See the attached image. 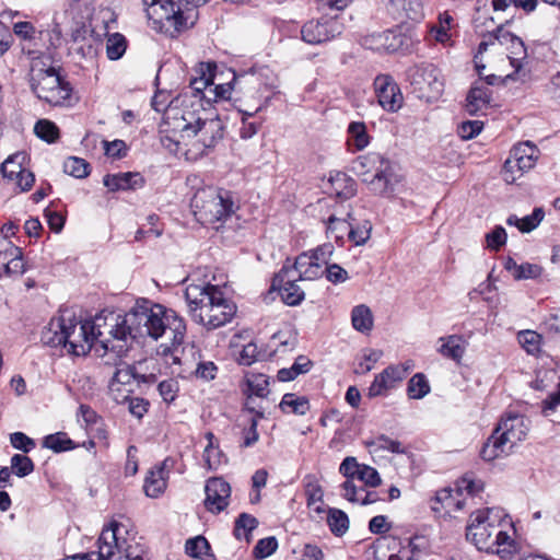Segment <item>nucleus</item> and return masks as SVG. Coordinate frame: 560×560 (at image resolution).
<instances>
[{
  "label": "nucleus",
  "instance_id": "f257e3e1",
  "mask_svg": "<svg viewBox=\"0 0 560 560\" xmlns=\"http://www.w3.org/2000/svg\"><path fill=\"white\" fill-rule=\"evenodd\" d=\"M215 63L200 62L186 91L174 97L165 110L162 125L166 139L192 154H203L224 136V122L212 102L229 98L230 84L213 85Z\"/></svg>",
  "mask_w": 560,
  "mask_h": 560
},
{
  "label": "nucleus",
  "instance_id": "f03ea898",
  "mask_svg": "<svg viewBox=\"0 0 560 560\" xmlns=\"http://www.w3.org/2000/svg\"><path fill=\"white\" fill-rule=\"evenodd\" d=\"M109 319L117 324L113 329V353L117 358L127 353L132 339L164 337L175 346L183 343L186 335V324L175 311L148 300L137 301L124 316L109 313Z\"/></svg>",
  "mask_w": 560,
  "mask_h": 560
},
{
  "label": "nucleus",
  "instance_id": "7ed1b4c3",
  "mask_svg": "<svg viewBox=\"0 0 560 560\" xmlns=\"http://www.w3.org/2000/svg\"><path fill=\"white\" fill-rule=\"evenodd\" d=\"M117 324L110 322L109 314L95 316L92 320H82L72 310H60L42 334L44 343L63 347L72 355H85L92 348L100 355L113 353V329Z\"/></svg>",
  "mask_w": 560,
  "mask_h": 560
},
{
  "label": "nucleus",
  "instance_id": "20e7f679",
  "mask_svg": "<svg viewBox=\"0 0 560 560\" xmlns=\"http://www.w3.org/2000/svg\"><path fill=\"white\" fill-rule=\"evenodd\" d=\"M185 299L191 318L209 330L226 325L236 314V305L224 295L219 284L188 283Z\"/></svg>",
  "mask_w": 560,
  "mask_h": 560
},
{
  "label": "nucleus",
  "instance_id": "39448f33",
  "mask_svg": "<svg viewBox=\"0 0 560 560\" xmlns=\"http://www.w3.org/2000/svg\"><path fill=\"white\" fill-rule=\"evenodd\" d=\"M151 28L176 38L191 28L198 20L196 5L183 0H142Z\"/></svg>",
  "mask_w": 560,
  "mask_h": 560
},
{
  "label": "nucleus",
  "instance_id": "423d86ee",
  "mask_svg": "<svg viewBox=\"0 0 560 560\" xmlns=\"http://www.w3.org/2000/svg\"><path fill=\"white\" fill-rule=\"evenodd\" d=\"M32 92L52 106L70 104L72 89L65 81L48 58L37 57L32 60L30 70Z\"/></svg>",
  "mask_w": 560,
  "mask_h": 560
},
{
  "label": "nucleus",
  "instance_id": "0eeeda50",
  "mask_svg": "<svg viewBox=\"0 0 560 560\" xmlns=\"http://www.w3.org/2000/svg\"><path fill=\"white\" fill-rule=\"evenodd\" d=\"M529 423V420L523 415L506 413L502 416L480 450L481 458L491 462L509 455L513 447L527 436Z\"/></svg>",
  "mask_w": 560,
  "mask_h": 560
},
{
  "label": "nucleus",
  "instance_id": "6e6552de",
  "mask_svg": "<svg viewBox=\"0 0 560 560\" xmlns=\"http://www.w3.org/2000/svg\"><path fill=\"white\" fill-rule=\"evenodd\" d=\"M190 205L200 222L211 224L215 229H219L238 209L230 190L214 186L198 189Z\"/></svg>",
  "mask_w": 560,
  "mask_h": 560
},
{
  "label": "nucleus",
  "instance_id": "1a4fd4ad",
  "mask_svg": "<svg viewBox=\"0 0 560 560\" xmlns=\"http://www.w3.org/2000/svg\"><path fill=\"white\" fill-rule=\"evenodd\" d=\"M334 253L329 243L319 245L313 250L300 254L293 265H288V271L300 280H315L324 273V266L328 264Z\"/></svg>",
  "mask_w": 560,
  "mask_h": 560
},
{
  "label": "nucleus",
  "instance_id": "9d476101",
  "mask_svg": "<svg viewBox=\"0 0 560 560\" xmlns=\"http://www.w3.org/2000/svg\"><path fill=\"white\" fill-rule=\"evenodd\" d=\"M491 513L492 509L478 510L471 513L466 528V538L480 551L488 552L494 546L492 539L497 525L490 520Z\"/></svg>",
  "mask_w": 560,
  "mask_h": 560
},
{
  "label": "nucleus",
  "instance_id": "9b49d317",
  "mask_svg": "<svg viewBox=\"0 0 560 560\" xmlns=\"http://www.w3.org/2000/svg\"><path fill=\"white\" fill-rule=\"evenodd\" d=\"M121 532H125V526L113 521L100 535L97 552L73 556L65 560H114L115 550L121 551L126 548L125 541L118 536Z\"/></svg>",
  "mask_w": 560,
  "mask_h": 560
},
{
  "label": "nucleus",
  "instance_id": "f8f14e48",
  "mask_svg": "<svg viewBox=\"0 0 560 560\" xmlns=\"http://www.w3.org/2000/svg\"><path fill=\"white\" fill-rule=\"evenodd\" d=\"M362 46L380 54H394L408 50L411 46V38L401 30H388L365 36L362 39Z\"/></svg>",
  "mask_w": 560,
  "mask_h": 560
},
{
  "label": "nucleus",
  "instance_id": "ddd939ff",
  "mask_svg": "<svg viewBox=\"0 0 560 560\" xmlns=\"http://www.w3.org/2000/svg\"><path fill=\"white\" fill-rule=\"evenodd\" d=\"M540 158V150L532 141L514 144L503 167L506 173H528L534 170Z\"/></svg>",
  "mask_w": 560,
  "mask_h": 560
},
{
  "label": "nucleus",
  "instance_id": "4468645a",
  "mask_svg": "<svg viewBox=\"0 0 560 560\" xmlns=\"http://www.w3.org/2000/svg\"><path fill=\"white\" fill-rule=\"evenodd\" d=\"M342 32L341 23L334 18L311 20L301 30L302 39L311 45H319L335 38Z\"/></svg>",
  "mask_w": 560,
  "mask_h": 560
},
{
  "label": "nucleus",
  "instance_id": "2eb2a0df",
  "mask_svg": "<svg viewBox=\"0 0 560 560\" xmlns=\"http://www.w3.org/2000/svg\"><path fill=\"white\" fill-rule=\"evenodd\" d=\"M374 91L380 106L389 113L398 112L404 97L398 84L389 74H378L374 80Z\"/></svg>",
  "mask_w": 560,
  "mask_h": 560
},
{
  "label": "nucleus",
  "instance_id": "dca6fc26",
  "mask_svg": "<svg viewBox=\"0 0 560 560\" xmlns=\"http://www.w3.org/2000/svg\"><path fill=\"white\" fill-rule=\"evenodd\" d=\"M339 472L346 478L345 481L359 480L364 486L376 488L382 483V478L378 471L369 465L360 464L355 457H346L339 466Z\"/></svg>",
  "mask_w": 560,
  "mask_h": 560
},
{
  "label": "nucleus",
  "instance_id": "f3484780",
  "mask_svg": "<svg viewBox=\"0 0 560 560\" xmlns=\"http://www.w3.org/2000/svg\"><path fill=\"white\" fill-rule=\"evenodd\" d=\"M25 261L21 247L0 235V278L21 276L25 272Z\"/></svg>",
  "mask_w": 560,
  "mask_h": 560
},
{
  "label": "nucleus",
  "instance_id": "a211bd4d",
  "mask_svg": "<svg viewBox=\"0 0 560 560\" xmlns=\"http://www.w3.org/2000/svg\"><path fill=\"white\" fill-rule=\"evenodd\" d=\"M295 275L288 271V264L283 265L272 281V289H277L282 301L290 306L299 305L305 298L304 291L296 284Z\"/></svg>",
  "mask_w": 560,
  "mask_h": 560
},
{
  "label": "nucleus",
  "instance_id": "6ab92c4d",
  "mask_svg": "<svg viewBox=\"0 0 560 560\" xmlns=\"http://www.w3.org/2000/svg\"><path fill=\"white\" fill-rule=\"evenodd\" d=\"M205 506L211 513H220L229 505L231 486L220 477L210 478L205 487Z\"/></svg>",
  "mask_w": 560,
  "mask_h": 560
},
{
  "label": "nucleus",
  "instance_id": "aec40b11",
  "mask_svg": "<svg viewBox=\"0 0 560 560\" xmlns=\"http://www.w3.org/2000/svg\"><path fill=\"white\" fill-rule=\"evenodd\" d=\"M466 497L455 488H444L436 491L431 503V510L436 516L450 515L466 506Z\"/></svg>",
  "mask_w": 560,
  "mask_h": 560
},
{
  "label": "nucleus",
  "instance_id": "412c9836",
  "mask_svg": "<svg viewBox=\"0 0 560 560\" xmlns=\"http://www.w3.org/2000/svg\"><path fill=\"white\" fill-rule=\"evenodd\" d=\"M406 377V370L400 366L389 365L376 374L369 387L368 395L371 398L384 396L394 389Z\"/></svg>",
  "mask_w": 560,
  "mask_h": 560
},
{
  "label": "nucleus",
  "instance_id": "4be33fe9",
  "mask_svg": "<svg viewBox=\"0 0 560 560\" xmlns=\"http://www.w3.org/2000/svg\"><path fill=\"white\" fill-rule=\"evenodd\" d=\"M265 418L262 410H258L253 406H249V400L245 402V406L240 416V425L242 427V446L250 447L259 440V433L257 431L258 422Z\"/></svg>",
  "mask_w": 560,
  "mask_h": 560
},
{
  "label": "nucleus",
  "instance_id": "5701e85b",
  "mask_svg": "<svg viewBox=\"0 0 560 560\" xmlns=\"http://www.w3.org/2000/svg\"><path fill=\"white\" fill-rule=\"evenodd\" d=\"M495 39L509 51L508 58L511 66L515 69V72L520 71L523 67V60L527 57V51L523 40L502 27L498 28Z\"/></svg>",
  "mask_w": 560,
  "mask_h": 560
},
{
  "label": "nucleus",
  "instance_id": "b1692460",
  "mask_svg": "<svg viewBox=\"0 0 560 560\" xmlns=\"http://www.w3.org/2000/svg\"><path fill=\"white\" fill-rule=\"evenodd\" d=\"M445 80L440 69L430 65L422 73V98L427 103H435L444 93Z\"/></svg>",
  "mask_w": 560,
  "mask_h": 560
},
{
  "label": "nucleus",
  "instance_id": "393cba45",
  "mask_svg": "<svg viewBox=\"0 0 560 560\" xmlns=\"http://www.w3.org/2000/svg\"><path fill=\"white\" fill-rule=\"evenodd\" d=\"M167 462L168 459H165L148 471L143 483V490L147 497L159 498L164 493L170 476Z\"/></svg>",
  "mask_w": 560,
  "mask_h": 560
},
{
  "label": "nucleus",
  "instance_id": "a878e982",
  "mask_svg": "<svg viewBox=\"0 0 560 560\" xmlns=\"http://www.w3.org/2000/svg\"><path fill=\"white\" fill-rule=\"evenodd\" d=\"M491 90L486 83L474 84L466 98V110L469 115L485 113L490 106Z\"/></svg>",
  "mask_w": 560,
  "mask_h": 560
},
{
  "label": "nucleus",
  "instance_id": "bb28decb",
  "mask_svg": "<svg viewBox=\"0 0 560 560\" xmlns=\"http://www.w3.org/2000/svg\"><path fill=\"white\" fill-rule=\"evenodd\" d=\"M323 188L337 199L347 200L357 192L355 182L352 177H327Z\"/></svg>",
  "mask_w": 560,
  "mask_h": 560
},
{
  "label": "nucleus",
  "instance_id": "cd10ccee",
  "mask_svg": "<svg viewBox=\"0 0 560 560\" xmlns=\"http://www.w3.org/2000/svg\"><path fill=\"white\" fill-rule=\"evenodd\" d=\"M357 163L364 175H387L390 171V162L378 152H369L359 156Z\"/></svg>",
  "mask_w": 560,
  "mask_h": 560
},
{
  "label": "nucleus",
  "instance_id": "c85d7f7f",
  "mask_svg": "<svg viewBox=\"0 0 560 560\" xmlns=\"http://www.w3.org/2000/svg\"><path fill=\"white\" fill-rule=\"evenodd\" d=\"M341 495L346 500L352 503H358L360 505H369L383 500L377 494V492L366 491L363 487H357V485H352L351 481H343L341 485Z\"/></svg>",
  "mask_w": 560,
  "mask_h": 560
},
{
  "label": "nucleus",
  "instance_id": "c756f323",
  "mask_svg": "<svg viewBox=\"0 0 560 560\" xmlns=\"http://www.w3.org/2000/svg\"><path fill=\"white\" fill-rule=\"evenodd\" d=\"M28 156L24 151L9 155L0 165L1 175H34L27 170Z\"/></svg>",
  "mask_w": 560,
  "mask_h": 560
},
{
  "label": "nucleus",
  "instance_id": "7c9ffc66",
  "mask_svg": "<svg viewBox=\"0 0 560 560\" xmlns=\"http://www.w3.org/2000/svg\"><path fill=\"white\" fill-rule=\"evenodd\" d=\"M440 341L442 342L439 349L440 353L443 357L459 363L466 351V341L463 339V337L458 335H452L441 338Z\"/></svg>",
  "mask_w": 560,
  "mask_h": 560
},
{
  "label": "nucleus",
  "instance_id": "2f4dec72",
  "mask_svg": "<svg viewBox=\"0 0 560 560\" xmlns=\"http://www.w3.org/2000/svg\"><path fill=\"white\" fill-rule=\"evenodd\" d=\"M453 18L447 13H441L439 15L438 24H433L429 27V34L425 37L428 42H436L446 45L451 40L450 30L452 26Z\"/></svg>",
  "mask_w": 560,
  "mask_h": 560
},
{
  "label": "nucleus",
  "instance_id": "473e14b6",
  "mask_svg": "<svg viewBox=\"0 0 560 560\" xmlns=\"http://www.w3.org/2000/svg\"><path fill=\"white\" fill-rule=\"evenodd\" d=\"M348 145L355 151H361L370 144V136L363 121H352L348 129Z\"/></svg>",
  "mask_w": 560,
  "mask_h": 560
},
{
  "label": "nucleus",
  "instance_id": "72a5a7b5",
  "mask_svg": "<svg viewBox=\"0 0 560 560\" xmlns=\"http://www.w3.org/2000/svg\"><path fill=\"white\" fill-rule=\"evenodd\" d=\"M279 407L285 413L304 416L308 412L311 406L308 399L305 396H300L294 393H287L283 395Z\"/></svg>",
  "mask_w": 560,
  "mask_h": 560
},
{
  "label": "nucleus",
  "instance_id": "f704fd0d",
  "mask_svg": "<svg viewBox=\"0 0 560 560\" xmlns=\"http://www.w3.org/2000/svg\"><path fill=\"white\" fill-rule=\"evenodd\" d=\"M186 553L197 560H215L208 540L202 536L188 539L185 545Z\"/></svg>",
  "mask_w": 560,
  "mask_h": 560
},
{
  "label": "nucleus",
  "instance_id": "c9c22d12",
  "mask_svg": "<svg viewBox=\"0 0 560 560\" xmlns=\"http://www.w3.org/2000/svg\"><path fill=\"white\" fill-rule=\"evenodd\" d=\"M351 322L355 330L369 332L373 328V315L371 310L364 305H357L351 312Z\"/></svg>",
  "mask_w": 560,
  "mask_h": 560
},
{
  "label": "nucleus",
  "instance_id": "e433bc0d",
  "mask_svg": "<svg viewBox=\"0 0 560 560\" xmlns=\"http://www.w3.org/2000/svg\"><path fill=\"white\" fill-rule=\"evenodd\" d=\"M246 384L249 396L255 395L264 398L269 394V378L262 373H248ZM248 400L250 401V397H248Z\"/></svg>",
  "mask_w": 560,
  "mask_h": 560
},
{
  "label": "nucleus",
  "instance_id": "4c0bfd02",
  "mask_svg": "<svg viewBox=\"0 0 560 560\" xmlns=\"http://www.w3.org/2000/svg\"><path fill=\"white\" fill-rule=\"evenodd\" d=\"M258 521L250 514L242 513L235 521L234 536L237 539H245L247 542L252 539V532L257 528Z\"/></svg>",
  "mask_w": 560,
  "mask_h": 560
},
{
  "label": "nucleus",
  "instance_id": "58836bf2",
  "mask_svg": "<svg viewBox=\"0 0 560 560\" xmlns=\"http://www.w3.org/2000/svg\"><path fill=\"white\" fill-rule=\"evenodd\" d=\"M43 446L54 451L55 453H61L75 448L74 442L65 432H57L45 436Z\"/></svg>",
  "mask_w": 560,
  "mask_h": 560
},
{
  "label": "nucleus",
  "instance_id": "ea45409f",
  "mask_svg": "<svg viewBox=\"0 0 560 560\" xmlns=\"http://www.w3.org/2000/svg\"><path fill=\"white\" fill-rule=\"evenodd\" d=\"M206 439L208 440V444L205 447L202 459L205 466L209 470H217L219 466L222 464L223 455L218 446H214L213 440L214 435L211 432L206 434Z\"/></svg>",
  "mask_w": 560,
  "mask_h": 560
},
{
  "label": "nucleus",
  "instance_id": "a19ab883",
  "mask_svg": "<svg viewBox=\"0 0 560 560\" xmlns=\"http://www.w3.org/2000/svg\"><path fill=\"white\" fill-rule=\"evenodd\" d=\"M350 225L351 223L347 220L330 215L326 223V230L331 238L337 243L343 244L345 237L349 235Z\"/></svg>",
  "mask_w": 560,
  "mask_h": 560
},
{
  "label": "nucleus",
  "instance_id": "79ce46f5",
  "mask_svg": "<svg viewBox=\"0 0 560 560\" xmlns=\"http://www.w3.org/2000/svg\"><path fill=\"white\" fill-rule=\"evenodd\" d=\"M327 523L331 533L336 536H342L349 528L348 515L338 509H329Z\"/></svg>",
  "mask_w": 560,
  "mask_h": 560
},
{
  "label": "nucleus",
  "instance_id": "37998d69",
  "mask_svg": "<svg viewBox=\"0 0 560 560\" xmlns=\"http://www.w3.org/2000/svg\"><path fill=\"white\" fill-rule=\"evenodd\" d=\"M103 177V184L109 191L136 189L143 185V177Z\"/></svg>",
  "mask_w": 560,
  "mask_h": 560
},
{
  "label": "nucleus",
  "instance_id": "c03bdc74",
  "mask_svg": "<svg viewBox=\"0 0 560 560\" xmlns=\"http://www.w3.org/2000/svg\"><path fill=\"white\" fill-rule=\"evenodd\" d=\"M127 48V40L120 33L109 34L106 38V55L110 60L120 59Z\"/></svg>",
  "mask_w": 560,
  "mask_h": 560
},
{
  "label": "nucleus",
  "instance_id": "a18cd8bd",
  "mask_svg": "<svg viewBox=\"0 0 560 560\" xmlns=\"http://www.w3.org/2000/svg\"><path fill=\"white\" fill-rule=\"evenodd\" d=\"M483 482L480 479H474L469 476H464L456 482L457 491H460L464 497H466V501L470 498H475L480 492L483 491Z\"/></svg>",
  "mask_w": 560,
  "mask_h": 560
},
{
  "label": "nucleus",
  "instance_id": "49530a36",
  "mask_svg": "<svg viewBox=\"0 0 560 560\" xmlns=\"http://www.w3.org/2000/svg\"><path fill=\"white\" fill-rule=\"evenodd\" d=\"M34 132L39 139L48 143H52L59 138V128L48 119H39L34 126Z\"/></svg>",
  "mask_w": 560,
  "mask_h": 560
},
{
  "label": "nucleus",
  "instance_id": "de8ad7c7",
  "mask_svg": "<svg viewBox=\"0 0 560 560\" xmlns=\"http://www.w3.org/2000/svg\"><path fill=\"white\" fill-rule=\"evenodd\" d=\"M492 542L494 544L493 549L489 550L488 553H497L502 558L505 557V555L512 553L513 539L506 532L497 528L493 534Z\"/></svg>",
  "mask_w": 560,
  "mask_h": 560
},
{
  "label": "nucleus",
  "instance_id": "09e8293b",
  "mask_svg": "<svg viewBox=\"0 0 560 560\" xmlns=\"http://www.w3.org/2000/svg\"><path fill=\"white\" fill-rule=\"evenodd\" d=\"M371 452L388 451L390 453H404L400 442L386 435H380L368 443Z\"/></svg>",
  "mask_w": 560,
  "mask_h": 560
},
{
  "label": "nucleus",
  "instance_id": "8fccbe9b",
  "mask_svg": "<svg viewBox=\"0 0 560 560\" xmlns=\"http://www.w3.org/2000/svg\"><path fill=\"white\" fill-rule=\"evenodd\" d=\"M541 339V335L533 330L518 334V342L528 354H537L540 351Z\"/></svg>",
  "mask_w": 560,
  "mask_h": 560
},
{
  "label": "nucleus",
  "instance_id": "3c124183",
  "mask_svg": "<svg viewBox=\"0 0 560 560\" xmlns=\"http://www.w3.org/2000/svg\"><path fill=\"white\" fill-rule=\"evenodd\" d=\"M278 549V540L276 537L270 536L259 539L253 549V556L257 560L270 557Z\"/></svg>",
  "mask_w": 560,
  "mask_h": 560
},
{
  "label": "nucleus",
  "instance_id": "603ef678",
  "mask_svg": "<svg viewBox=\"0 0 560 560\" xmlns=\"http://www.w3.org/2000/svg\"><path fill=\"white\" fill-rule=\"evenodd\" d=\"M417 539V535L406 538L408 545L402 546L397 553L390 555L388 560H419L420 550L416 544Z\"/></svg>",
  "mask_w": 560,
  "mask_h": 560
},
{
  "label": "nucleus",
  "instance_id": "864d4df0",
  "mask_svg": "<svg viewBox=\"0 0 560 560\" xmlns=\"http://www.w3.org/2000/svg\"><path fill=\"white\" fill-rule=\"evenodd\" d=\"M90 164L81 158L69 156L63 162V173L66 175H90Z\"/></svg>",
  "mask_w": 560,
  "mask_h": 560
},
{
  "label": "nucleus",
  "instance_id": "5fc2aeb1",
  "mask_svg": "<svg viewBox=\"0 0 560 560\" xmlns=\"http://www.w3.org/2000/svg\"><path fill=\"white\" fill-rule=\"evenodd\" d=\"M110 382L116 383L119 386L124 385L135 389V386L137 385L135 368L130 365L118 368Z\"/></svg>",
  "mask_w": 560,
  "mask_h": 560
},
{
  "label": "nucleus",
  "instance_id": "6e6d98bb",
  "mask_svg": "<svg viewBox=\"0 0 560 560\" xmlns=\"http://www.w3.org/2000/svg\"><path fill=\"white\" fill-rule=\"evenodd\" d=\"M545 218V211L541 207L534 208L532 214L521 219L518 230L522 233H529L535 230Z\"/></svg>",
  "mask_w": 560,
  "mask_h": 560
},
{
  "label": "nucleus",
  "instance_id": "4d7b16f0",
  "mask_svg": "<svg viewBox=\"0 0 560 560\" xmlns=\"http://www.w3.org/2000/svg\"><path fill=\"white\" fill-rule=\"evenodd\" d=\"M11 468L19 477H25L34 470L32 459L22 454H15L11 457Z\"/></svg>",
  "mask_w": 560,
  "mask_h": 560
},
{
  "label": "nucleus",
  "instance_id": "13d9d810",
  "mask_svg": "<svg viewBox=\"0 0 560 560\" xmlns=\"http://www.w3.org/2000/svg\"><path fill=\"white\" fill-rule=\"evenodd\" d=\"M372 225L369 221H364L355 228L350 225L348 238L357 246L363 245L371 236Z\"/></svg>",
  "mask_w": 560,
  "mask_h": 560
},
{
  "label": "nucleus",
  "instance_id": "bf43d9fd",
  "mask_svg": "<svg viewBox=\"0 0 560 560\" xmlns=\"http://www.w3.org/2000/svg\"><path fill=\"white\" fill-rule=\"evenodd\" d=\"M506 232L501 225H497L490 233L486 234L487 248L498 252L506 243Z\"/></svg>",
  "mask_w": 560,
  "mask_h": 560
},
{
  "label": "nucleus",
  "instance_id": "052dcab7",
  "mask_svg": "<svg viewBox=\"0 0 560 560\" xmlns=\"http://www.w3.org/2000/svg\"><path fill=\"white\" fill-rule=\"evenodd\" d=\"M104 153L107 158L116 160L127 154L128 148L125 141L116 139L114 141H102Z\"/></svg>",
  "mask_w": 560,
  "mask_h": 560
},
{
  "label": "nucleus",
  "instance_id": "680f3d73",
  "mask_svg": "<svg viewBox=\"0 0 560 560\" xmlns=\"http://www.w3.org/2000/svg\"><path fill=\"white\" fill-rule=\"evenodd\" d=\"M368 189L375 195L389 196L393 192L389 177H371L366 180Z\"/></svg>",
  "mask_w": 560,
  "mask_h": 560
},
{
  "label": "nucleus",
  "instance_id": "e2e57ef3",
  "mask_svg": "<svg viewBox=\"0 0 560 560\" xmlns=\"http://www.w3.org/2000/svg\"><path fill=\"white\" fill-rule=\"evenodd\" d=\"M218 366L212 361H200L195 370L197 378L209 382L215 378Z\"/></svg>",
  "mask_w": 560,
  "mask_h": 560
},
{
  "label": "nucleus",
  "instance_id": "0e129e2a",
  "mask_svg": "<svg viewBox=\"0 0 560 560\" xmlns=\"http://www.w3.org/2000/svg\"><path fill=\"white\" fill-rule=\"evenodd\" d=\"M542 268L537 264H521L518 271L513 273L515 280L536 279L541 276Z\"/></svg>",
  "mask_w": 560,
  "mask_h": 560
},
{
  "label": "nucleus",
  "instance_id": "69168bd1",
  "mask_svg": "<svg viewBox=\"0 0 560 560\" xmlns=\"http://www.w3.org/2000/svg\"><path fill=\"white\" fill-rule=\"evenodd\" d=\"M11 445L24 453L31 452L35 447L33 439L28 438L23 432H14L10 435Z\"/></svg>",
  "mask_w": 560,
  "mask_h": 560
},
{
  "label": "nucleus",
  "instance_id": "338daca9",
  "mask_svg": "<svg viewBox=\"0 0 560 560\" xmlns=\"http://www.w3.org/2000/svg\"><path fill=\"white\" fill-rule=\"evenodd\" d=\"M383 352L376 349H368L363 352V361L359 363L360 372H370L374 364L382 358Z\"/></svg>",
  "mask_w": 560,
  "mask_h": 560
},
{
  "label": "nucleus",
  "instance_id": "774afa93",
  "mask_svg": "<svg viewBox=\"0 0 560 560\" xmlns=\"http://www.w3.org/2000/svg\"><path fill=\"white\" fill-rule=\"evenodd\" d=\"M324 272H326L327 280L335 284L342 283L349 279L347 270L337 264L328 265Z\"/></svg>",
  "mask_w": 560,
  "mask_h": 560
}]
</instances>
